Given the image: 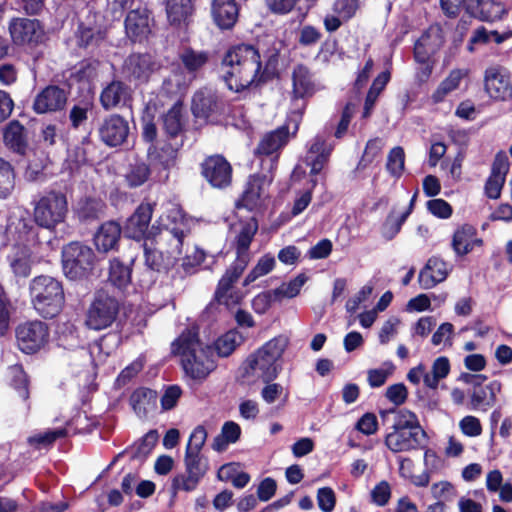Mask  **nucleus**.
Instances as JSON below:
<instances>
[{"mask_svg": "<svg viewBox=\"0 0 512 512\" xmlns=\"http://www.w3.org/2000/svg\"><path fill=\"white\" fill-rule=\"evenodd\" d=\"M221 78L230 91L241 93L257 88V73L261 70L259 49L250 43L231 45L221 59Z\"/></svg>", "mask_w": 512, "mask_h": 512, "instance_id": "f257e3e1", "label": "nucleus"}, {"mask_svg": "<svg viewBox=\"0 0 512 512\" xmlns=\"http://www.w3.org/2000/svg\"><path fill=\"white\" fill-rule=\"evenodd\" d=\"M393 415L392 431L384 438L386 447L393 453L422 449L428 439L426 431L420 425L417 415L406 408H391L381 412L384 420Z\"/></svg>", "mask_w": 512, "mask_h": 512, "instance_id": "f03ea898", "label": "nucleus"}, {"mask_svg": "<svg viewBox=\"0 0 512 512\" xmlns=\"http://www.w3.org/2000/svg\"><path fill=\"white\" fill-rule=\"evenodd\" d=\"M29 294L33 308L45 319L58 316L65 304L62 281L49 275L35 276L29 283Z\"/></svg>", "mask_w": 512, "mask_h": 512, "instance_id": "7ed1b4c3", "label": "nucleus"}, {"mask_svg": "<svg viewBox=\"0 0 512 512\" xmlns=\"http://www.w3.org/2000/svg\"><path fill=\"white\" fill-rule=\"evenodd\" d=\"M32 205L35 223L50 232H55L57 226L66 221L69 212L67 195L59 189L44 190L35 197Z\"/></svg>", "mask_w": 512, "mask_h": 512, "instance_id": "20e7f679", "label": "nucleus"}, {"mask_svg": "<svg viewBox=\"0 0 512 512\" xmlns=\"http://www.w3.org/2000/svg\"><path fill=\"white\" fill-rule=\"evenodd\" d=\"M286 347L287 339L281 335L267 341L255 354L248 357L246 373L258 370L260 372L258 377L263 383L272 382L281 371V365L278 362Z\"/></svg>", "mask_w": 512, "mask_h": 512, "instance_id": "39448f33", "label": "nucleus"}, {"mask_svg": "<svg viewBox=\"0 0 512 512\" xmlns=\"http://www.w3.org/2000/svg\"><path fill=\"white\" fill-rule=\"evenodd\" d=\"M95 259L93 249L79 241L69 242L61 251L62 270L69 280L87 279L92 274Z\"/></svg>", "mask_w": 512, "mask_h": 512, "instance_id": "423d86ee", "label": "nucleus"}, {"mask_svg": "<svg viewBox=\"0 0 512 512\" xmlns=\"http://www.w3.org/2000/svg\"><path fill=\"white\" fill-rule=\"evenodd\" d=\"M120 308V301L115 296L98 290L85 312L84 324L93 331L108 329L117 320Z\"/></svg>", "mask_w": 512, "mask_h": 512, "instance_id": "0eeeda50", "label": "nucleus"}, {"mask_svg": "<svg viewBox=\"0 0 512 512\" xmlns=\"http://www.w3.org/2000/svg\"><path fill=\"white\" fill-rule=\"evenodd\" d=\"M156 205L155 202L144 200L135 208L122 226L126 238L137 242L156 238L160 233V228L156 225L150 227Z\"/></svg>", "mask_w": 512, "mask_h": 512, "instance_id": "6e6552de", "label": "nucleus"}, {"mask_svg": "<svg viewBox=\"0 0 512 512\" xmlns=\"http://www.w3.org/2000/svg\"><path fill=\"white\" fill-rule=\"evenodd\" d=\"M15 338L17 347L22 353L34 355L48 346L50 328L44 321L27 320L17 325Z\"/></svg>", "mask_w": 512, "mask_h": 512, "instance_id": "1a4fd4ad", "label": "nucleus"}, {"mask_svg": "<svg viewBox=\"0 0 512 512\" xmlns=\"http://www.w3.org/2000/svg\"><path fill=\"white\" fill-rule=\"evenodd\" d=\"M160 69V64L149 52H131L121 65V74L126 82L135 87L146 85Z\"/></svg>", "mask_w": 512, "mask_h": 512, "instance_id": "9d476101", "label": "nucleus"}, {"mask_svg": "<svg viewBox=\"0 0 512 512\" xmlns=\"http://www.w3.org/2000/svg\"><path fill=\"white\" fill-rule=\"evenodd\" d=\"M183 139L172 141L168 139L159 140L158 143L149 145L147 148V159L156 171L155 182H166L169 172L176 165L178 152L183 146Z\"/></svg>", "mask_w": 512, "mask_h": 512, "instance_id": "9b49d317", "label": "nucleus"}, {"mask_svg": "<svg viewBox=\"0 0 512 512\" xmlns=\"http://www.w3.org/2000/svg\"><path fill=\"white\" fill-rule=\"evenodd\" d=\"M8 30L12 43L18 47L33 49L46 39L44 26L38 19L14 17L9 21Z\"/></svg>", "mask_w": 512, "mask_h": 512, "instance_id": "f8f14e48", "label": "nucleus"}, {"mask_svg": "<svg viewBox=\"0 0 512 512\" xmlns=\"http://www.w3.org/2000/svg\"><path fill=\"white\" fill-rule=\"evenodd\" d=\"M199 169L200 175L214 189L224 190L232 184L233 167L222 154L206 156Z\"/></svg>", "mask_w": 512, "mask_h": 512, "instance_id": "ddd939ff", "label": "nucleus"}, {"mask_svg": "<svg viewBox=\"0 0 512 512\" xmlns=\"http://www.w3.org/2000/svg\"><path fill=\"white\" fill-rule=\"evenodd\" d=\"M185 473L176 475L172 480V488L185 492L196 490L208 471V463L201 453L185 451Z\"/></svg>", "mask_w": 512, "mask_h": 512, "instance_id": "4468645a", "label": "nucleus"}, {"mask_svg": "<svg viewBox=\"0 0 512 512\" xmlns=\"http://www.w3.org/2000/svg\"><path fill=\"white\" fill-rule=\"evenodd\" d=\"M152 11L147 6L131 9L124 20L125 33L132 43L143 44L149 40L154 26Z\"/></svg>", "mask_w": 512, "mask_h": 512, "instance_id": "2eb2a0df", "label": "nucleus"}, {"mask_svg": "<svg viewBox=\"0 0 512 512\" xmlns=\"http://www.w3.org/2000/svg\"><path fill=\"white\" fill-rule=\"evenodd\" d=\"M246 268L247 265L236 261H233L226 268L214 292L213 300L215 302L226 307L240 303L241 296L234 289V284L239 280Z\"/></svg>", "mask_w": 512, "mask_h": 512, "instance_id": "dca6fc26", "label": "nucleus"}, {"mask_svg": "<svg viewBox=\"0 0 512 512\" xmlns=\"http://www.w3.org/2000/svg\"><path fill=\"white\" fill-rule=\"evenodd\" d=\"M129 123L126 118L117 113L105 116L98 128L100 140L108 147H118L127 141Z\"/></svg>", "mask_w": 512, "mask_h": 512, "instance_id": "f3484780", "label": "nucleus"}, {"mask_svg": "<svg viewBox=\"0 0 512 512\" xmlns=\"http://www.w3.org/2000/svg\"><path fill=\"white\" fill-rule=\"evenodd\" d=\"M192 112L196 118L217 123L225 113V103L216 94L197 92L192 99Z\"/></svg>", "mask_w": 512, "mask_h": 512, "instance_id": "a211bd4d", "label": "nucleus"}, {"mask_svg": "<svg viewBox=\"0 0 512 512\" xmlns=\"http://www.w3.org/2000/svg\"><path fill=\"white\" fill-rule=\"evenodd\" d=\"M291 80L292 101L307 100L313 97L317 91L315 75L311 69L303 63H298L293 67Z\"/></svg>", "mask_w": 512, "mask_h": 512, "instance_id": "6ab92c4d", "label": "nucleus"}, {"mask_svg": "<svg viewBox=\"0 0 512 512\" xmlns=\"http://www.w3.org/2000/svg\"><path fill=\"white\" fill-rule=\"evenodd\" d=\"M182 367L184 372L194 380H204L216 368V363L213 359V348L209 345L196 354L188 358H184Z\"/></svg>", "mask_w": 512, "mask_h": 512, "instance_id": "aec40b11", "label": "nucleus"}, {"mask_svg": "<svg viewBox=\"0 0 512 512\" xmlns=\"http://www.w3.org/2000/svg\"><path fill=\"white\" fill-rule=\"evenodd\" d=\"M132 100V90L128 82L113 79L103 87L99 101L105 111L126 106Z\"/></svg>", "mask_w": 512, "mask_h": 512, "instance_id": "412c9836", "label": "nucleus"}, {"mask_svg": "<svg viewBox=\"0 0 512 512\" xmlns=\"http://www.w3.org/2000/svg\"><path fill=\"white\" fill-rule=\"evenodd\" d=\"M3 142L12 153L26 157L30 151L28 129L16 119L9 121L3 129Z\"/></svg>", "mask_w": 512, "mask_h": 512, "instance_id": "4be33fe9", "label": "nucleus"}, {"mask_svg": "<svg viewBox=\"0 0 512 512\" xmlns=\"http://www.w3.org/2000/svg\"><path fill=\"white\" fill-rule=\"evenodd\" d=\"M258 229V220L255 217L240 223V230L232 243L236 253L234 261L248 266L251 259L250 246Z\"/></svg>", "mask_w": 512, "mask_h": 512, "instance_id": "5701e85b", "label": "nucleus"}, {"mask_svg": "<svg viewBox=\"0 0 512 512\" xmlns=\"http://www.w3.org/2000/svg\"><path fill=\"white\" fill-rule=\"evenodd\" d=\"M67 102V94L57 85H48L34 98L33 111L36 114H45L62 110Z\"/></svg>", "mask_w": 512, "mask_h": 512, "instance_id": "b1692460", "label": "nucleus"}, {"mask_svg": "<svg viewBox=\"0 0 512 512\" xmlns=\"http://www.w3.org/2000/svg\"><path fill=\"white\" fill-rule=\"evenodd\" d=\"M122 233L123 228L118 221L107 220L103 222L93 236L96 250L104 254L118 250Z\"/></svg>", "mask_w": 512, "mask_h": 512, "instance_id": "393cba45", "label": "nucleus"}, {"mask_svg": "<svg viewBox=\"0 0 512 512\" xmlns=\"http://www.w3.org/2000/svg\"><path fill=\"white\" fill-rule=\"evenodd\" d=\"M43 229L33 218H20L15 226L13 246L26 247L30 250L40 248L43 243L49 242L41 236Z\"/></svg>", "mask_w": 512, "mask_h": 512, "instance_id": "a878e982", "label": "nucleus"}, {"mask_svg": "<svg viewBox=\"0 0 512 512\" xmlns=\"http://www.w3.org/2000/svg\"><path fill=\"white\" fill-rule=\"evenodd\" d=\"M465 12L482 22L501 20L507 13L503 3L496 0H466Z\"/></svg>", "mask_w": 512, "mask_h": 512, "instance_id": "bb28decb", "label": "nucleus"}, {"mask_svg": "<svg viewBox=\"0 0 512 512\" xmlns=\"http://www.w3.org/2000/svg\"><path fill=\"white\" fill-rule=\"evenodd\" d=\"M240 5L236 0H212L211 17L222 31L232 30L238 22Z\"/></svg>", "mask_w": 512, "mask_h": 512, "instance_id": "cd10ccee", "label": "nucleus"}, {"mask_svg": "<svg viewBox=\"0 0 512 512\" xmlns=\"http://www.w3.org/2000/svg\"><path fill=\"white\" fill-rule=\"evenodd\" d=\"M106 38V31L95 21H80L75 31L76 45L80 49L94 52Z\"/></svg>", "mask_w": 512, "mask_h": 512, "instance_id": "c85d7f7f", "label": "nucleus"}, {"mask_svg": "<svg viewBox=\"0 0 512 512\" xmlns=\"http://www.w3.org/2000/svg\"><path fill=\"white\" fill-rule=\"evenodd\" d=\"M199 327L196 325L186 327L180 335L171 343V353L181 357V364L184 358H188L203 349Z\"/></svg>", "mask_w": 512, "mask_h": 512, "instance_id": "c756f323", "label": "nucleus"}, {"mask_svg": "<svg viewBox=\"0 0 512 512\" xmlns=\"http://www.w3.org/2000/svg\"><path fill=\"white\" fill-rule=\"evenodd\" d=\"M265 178L264 175L258 173L248 176L244 189L235 202L237 209L253 211L260 206Z\"/></svg>", "mask_w": 512, "mask_h": 512, "instance_id": "7c9ffc66", "label": "nucleus"}, {"mask_svg": "<svg viewBox=\"0 0 512 512\" xmlns=\"http://www.w3.org/2000/svg\"><path fill=\"white\" fill-rule=\"evenodd\" d=\"M483 240L477 238V229L469 224L464 223L459 226L453 233L451 247L456 256L463 257L473 251L475 246H482Z\"/></svg>", "mask_w": 512, "mask_h": 512, "instance_id": "2f4dec72", "label": "nucleus"}, {"mask_svg": "<svg viewBox=\"0 0 512 512\" xmlns=\"http://www.w3.org/2000/svg\"><path fill=\"white\" fill-rule=\"evenodd\" d=\"M289 141V127L282 125L275 130L266 133L258 143L255 154L263 156L275 155L278 159L280 151Z\"/></svg>", "mask_w": 512, "mask_h": 512, "instance_id": "473e14b6", "label": "nucleus"}, {"mask_svg": "<svg viewBox=\"0 0 512 512\" xmlns=\"http://www.w3.org/2000/svg\"><path fill=\"white\" fill-rule=\"evenodd\" d=\"M165 10L171 26L187 27L195 12L194 0H166Z\"/></svg>", "mask_w": 512, "mask_h": 512, "instance_id": "72a5a7b5", "label": "nucleus"}, {"mask_svg": "<svg viewBox=\"0 0 512 512\" xmlns=\"http://www.w3.org/2000/svg\"><path fill=\"white\" fill-rule=\"evenodd\" d=\"M333 147L327 144L323 137L314 138L309 147L306 164L310 166V176H318L323 168L328 164Z\"/></svg>", "mask_w": 512, "mask_h": 512, "instance_id": "f704fd0d", "label": "nucleus"}, {"mask_svg": "<svg viewBox=\"0 0 512 512\" xmlns=\"http://www.w3.org/2000/svg\"><path fill=\"white\" fill-rule=\"evenodd\" d=\"M107 210L106 202L100 197L83 196L76 203L74 213L82 223H91L104 216Z\"/></svg>", "mask_w": 512, "mask_h": 512, "instance_id": "c9c22d12", "label": "nucleus"}, {"mask_svg": "<svg viewBox=\"0 0 512 512\" xmlns=\"http://www.w3.org/2000/svg\"><path fill=\"white\" fill-rule=\"evenodd\" d=\"M448 276L447 264L439 257H431L421 269L418 281L423 289H431L443 282Z\"/></svg>", "mask_w": 512, "mask_h": 512, "instance_id": "e433bc0d", "label": "nucleus"}, {"mask_svg": "<svg viewBox=\"0 0 512 512\" xmlns=\"http://www.w3.org/2000/svg\"><path fill=\"white\" fill-rule=\"evenodd\" d=\"M182 105L175 103L162 115V130L165 139L179 141L184 138L185 121L182 114Z\"/></svg>", "mask_w": 512, "mask_h": 512, "instance_id": "4c0bfd02", "label": "nucleus"}, {"mask_svg": "<svg viewBox=\"0 0 512 512\" xmlns=\"http://www.w3.org/2000/svg\"><path fill=\"white\" fill-rule=\"evenodd\" d=\"M502 384L498 380H493L481 388L472 390L470 394V408L472 410L487 411L497 402V394L500 393Z\"/></svg>", "mask_w": 512, "mask_h": 512, "instance_id": "58836bf2", "label": "nucleus"}, {"mask_svg": "<svg viewBox=\"0 0 512 512\" xmlns=\"http://www.w3.org/2000/svg\"><path fill=\"white\" fill-rule=\"evenodd\" d=\"M485 90L494 100L504 101L512 96V86L509 79L497 69L486 70Z\"/></svg>", "mask_w": 512, "mask_h": 512, "instance_id": "ea45409f", "label": "nucleus"}, {"mask_svg": "<svg viewBox=\"0 0 512 512\" xmlns=\"http://www.w3.org/2000/svg\"><path fill=\"white\" fill-rule=\"evenodd\" d=\"M32 250L26 247L13 246L11 252L7 255L9 266L17 278H27L32 271Z\"/></svg>", "mask_w": 512, "mask_h": 512, "instance_id": "a19ab883", "label": "nucleus"}, {"mask_svg": "<svg viewBox=\"0 0 512 512\" xmlns=\"http://www.w3.org/2000/svg\"><path fill=\"white\" fill-rule=\"evenodd\" d=\"M179 60L187 74L194 79L209 62L210 54L208 51H197L192 47H184L179 53Z\"/></svg>", "mask_w": 512, "mask_h": 512, "instance_id": "79ce46f5", "label": "nucleus"}, {"mask_svg": "<svg viewBox=\"0 0 512 512\" xmlns=\"http://www.w3.org/2000/svg\"><path fill=\"white\" fill-rule=\"evenodd\" d=\"M134 259L129 264H125L118 257L109 261L108 282L119 290L126 289L132 280V265Z\"/></svg>", "mask_w": 512, "mask_h": 512, "instance_id": "37998d69", "label": "nucleus"}, {"mask_svg": "<svg viewBox=\"0 0 512 512\" xmlns=\"http://www.w3.org/2000/svg\"><path fill=\"white\" fill-rule=\"evenodd\" d=\"M158 438L159 435L157 430H149L138 441L126 447L129 460L131 462H138L140 464L144 463L157 444Z\"/></svg>", "mask_w": 512, "mask_h": 512, "instance_id": "c03bdc74", "label": "nucleus"}, {"mask_svg": "<svg viewBox=\"0 0 512 512\" xmlns=\"http://www.w3.org/2000/svg\"><path fill=\"white\" fill-rule=\"evenodd\" d=\"M217 478L223 482H231L237 489H242L251 480L249 473L240 470V464L236 462L226 463L217 472Z\"/></svg>", "mask_w": 512, "mask_h": 512, "instance_id": "a18cd8bd", "label": "nucleus"}, {"mask_svg": "<svg viewBox=\"0 0 512 512\" xmlns=\"http://www.w3.org/2000/svg\"><path fill=\"white\" fill-rule=\"evenodd\" d=\"M245 340V337L236 328L230 329L214 342V350L220 357L230 356L238 346Z\"/></svg>", "mask_w": 512, "mask_h": 512, "instance_id": "49530a36", "label": "nucleus"}, {"mask_svg": "<svg viewBox=\"0 0 512 512\" xmlns=\"http://www.w3.org/2000/svg\"><path fill=\"white\" fill-rule=\"evenodd\" d=\"M152 166L143 160H136L129 165L125 181L130 188H138L145 184L152 174Z\"/></svg>", "mask_w": 512, "mask_h": 512, "instance_id": "de8ad7c7", "label": "nucleus"}, {"mask_svg": "<svg viewBox=\"0 0 512 512\" xmlns=\"http://www.w3.org/2000/svg\"><path fill=\"white\" fill-rule=\"evenodd\" d=\"M67 435L66 428L49 429L29 436L27 444L34 450L49 449L58 439L65 438Z\"/></svg>", "mask_w": 512, "mask_h": 512, "instance_id": "09e8293b", "label": "nucleus"}, {"mask_svg": "<svg viewBox=\"0 0 512 512\" xmlns=\"http://www.w3.org/2000/svg\"><path fill=\"white\" fill-rule=\"evenodd\" d=\"M57 341L59 346L67 350L81 347L82 339L78 326L71 321L62 323L59 326Z\"/></svg>", "mask_w": 512, "mask_h": 512, "instance_id": "8fccbe9b", "label": "nucleus"}, {"mask_svg": "<svg viewBox=\"0 0 512 512\" xmlns=\"http://www.w3.org/2000/svg\"><path fill=\"white\" fill-rule=\"evenodd\" d=\"M391 74L388 70L381 72L372 82L370 86L363 109V117L367 118L370 116L371 111L379 97L380 93L384 90L388 82L390 81Z\"/></svg>", "mask_w": 512, "mask_h": 512, "instance_id": "3c124183", "label": "nucleus"}, {"mask_svg": "<svg viewBox=\"0 0 512 512\" xmlns=\"http://www.w3.org/2000/svg\"><path fill=\"white\" fill-rule=\"evenodd\" d=\"M143 249L147 268L158 273L169 272L173 265L170 257H165L161 251L150 248L146 242L143 244Z\"/></svg>", "mask_w": 512, "mask_h": 512, "instance_id": "603ef678", "label": "nucleus"}, {"mask_svg": "<svg viewBox=\"0 0 512 512\" xmlns=\"http://www.w3.org/2000/svg\"><path fill=\"white\" fill-rule=\"evenodd\" d=\"M451 366L448 357L440 356L436 358L432 364V373H425L423 375V382L425 386L430 389H437L439 381L448 376Z\"/></svg>", "mask_w": 512, "mask_h": 512, "instance_id": "864d4df0", "label": "nucleus"}, {"mask_svg": "<svg viewBox=\"0 0 512 512\" xmlns=\"http://www.w3.org/2000/svg\"><path fill=\"white\" fill-rule=\"evenodd\" d=\"M99 65L98 59H83L70 74V79L77 83H90L96 77Z\"/></svg>", "mask_w": 512, "mask_h": 512, "instance_id": "5fc2aeb1", "label": "nucleus"}, {"mask_svg": "<svg viewBox=\"0 0 512 512\" xmlns=\"http://www.w3.org/2000/svg\"><path fill=\"white\" fill-rule=\"evenodd\" d=\"M275 267V258L271 254H265L259 258L257 264L252 268V270L246 275L243 280L242 285L244 287L249 286L253 282H255L258 278L268 274Z\"/></svg>", "mask_w": 512, "mask_h": 512, "instance_id": "6e6d98bb", "label": "nucleus"}, {"mask_svg": "<svg viewBox=\"0 0 512 512\" xmlns=\"http://www.w3.org/2000/svg\"><path fill=\"white\" fill-rule=\"evenodd\" d=\"M157 399V392L147 387H139L130 395L129 402L137 413L146 410L147 405L154 404Z\"/></svg>", "mask_w": 512, "mask_h": 512, "instance_id": "4d7b16f0", "label": "nucleus"}, {"mask_svg": "<svg viewBox=\"0 0 512 512\" xmlns=\"http://www.w3.org/2000/svg\"><path fill=\"white\" fill-rule=\"evenodd\" d=\"M460 81V73L457 71H452L444 80L440 82L436 90L432 93V102L434 104L443 102L449 93L459 87Z\"/></svg>", "mask_w": 512, "mask_h": 512, "instance_id": "13d9d810", "label": "nucleus"}, {"mask_svg": "<svg viewBox=\"0 0 512 512\" xmlns=\"http://www.w3.org/2000/svg\"><path fill=\"white\" fill-rule=\"evenodd\" d=\"M15 170L12 164L0 157V198L8 197L15 186Z\"/></svg>", "mask_w": 512, "mask_h": 512, "instance_id": "bf43d9fd", "label": "nucleus"}, {"mask_svg": "<svg viewBox=\"0 0 512 512\" xmlns=\"http://www.w3.org/2000/svg\"><path fill=\"white\" fill-rule=\"evenodd\" d=\"M29 383L30 381L27 374L21 369L13 376L10 384L11 387L17 392L18 397L23 401L24 409L27 413L31 409L29 402Z\"/></svg>", "mask_w": 512, "mask_h": 512, "instance_id": "052dcab7", "label": "nucleus"}, {"mask_svg": "<svg viewBox=\"0 0 512 512\" xmlns=\"http://www.w3.org/2000/svg\"><path fill=\"white\" fill-rule=\"evenodd\" d=\"M93 103L90 101H80L74 104L69 111V122L73 129H79L88 121V113L92 110Z\"/></svg>", "mask_w": 512, "mask_h": 512, "instance_id": "680f3d73", "label": "nucleus"}, {"mask_svg": "<svg viewBox=\"0 0 512 512\" xmlns=\"http://www.w3.org/2000/svg\"><path fill=\"white\" fill-rule=\"evenodd\" d=\"M12 312V301L0 284V337L4 336L9 330Z\"/></svg>", "mask_w": 512, "mask_h": 512, "instance_id": "e2e57ef3", "label": "nucleus"}, {"mask_svg": "<svg viewBox=\"0 0 512 512\" xmlns=\"http://www.w3.org/2000/svg\"><path fill=\"white\" fill-rule=\"evenodd\" d=\"M405 152L401 146L392 148L387 156L386 169L394 177L400 178L404 171Z\"/></svg>", "mask_w": 512, "mask_h": 512, "instance_id": "0e129e2a", "label": "nucleus"}, {"mask_svg": "<svg viewBox=\"0 0 512 512\" xmlns=\"http://www.w3.org/2000/svg\"><path fill=\"white\" fill-rule=\"evenodd\" d=\"M308 280L303 273L291 279L288 283H282L281 286L273 290L275 298L287 297L293 298L300 293L302 286Z\"/></svg>", "mask_w": 512, "mask_h": 512, "instance_id": "69168bd1", "label": "nucleus"}, {"mask_svg": "<svg viewBox=\"0 0 512 512\" xmlns=\"http://www.w3.org/2000/svg\"><path fill=\"white\" fill-rule=\"evenodd\" d=\"M279 54L274 52L265 62L264 67L261 65V70L257 73V88L263 86L277 75Z\"/></svg>", "mask_w": 512, "mask_h": 512, "instance_id": "338daca9", "label": "nucleus"}, {"mask_svg": "<svg viewBox=\"0 0 512 512\" xmlns=\"http://www.w3.org/2000/svg\"><path fill=\"white\" fill-rule=\"evenodd\" d=\"M429 40L430 36L424 34L415 42L413 48V56L417 63L432 62L431 56L434 51L429 46Z\"/></svg>", "mask_w": 512, "mask_h": 512, "instance_id": "774afa93", "label": "nucleus"}]
</instances>
